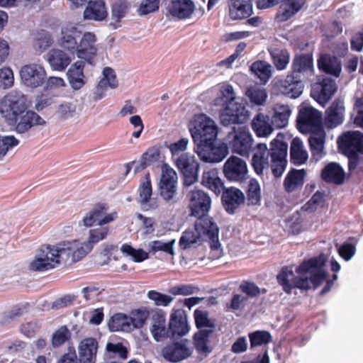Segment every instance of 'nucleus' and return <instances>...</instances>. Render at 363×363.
Listing matches in <instances>:
<instances>
[{
	"label": "nucleus",
	"mask_w": 363,
	"mask_h": 363,
	"mask_svg": "<svg viewBox=\"0 0 363 363\" xmlns=\"http://www.w3.org/2000/svg\"><path fill=\"white\" fill-rule=\"evenodd\" d=\"M150 330L154 340L157 342L164 341L170 337L169 328H166V318L160 311H152L149 315Z\"/></svg>",
	"instance_id": "23"
},
{
	"label": "nucleus",
	"mask_w": 363,
	"mask_h": 363,
	"mask_svg": "<svg viewBox=\"0 0 363 363\" xmlns=\"http://www.w3.org/2000/svg\"><path fill=\"white\" fill-rule=\"evenodd\" d=\"M19 141L13 135H0V160L2 159L10 149L18 145Z\"/></svg>",
	"instance_id": "56"
},
{
	"label": "nucleus",
	"mask_w": 363,
	"mask_h": 363,
	"mask_svg": "<svg viewBox=\"0 0 363 363\" xmlns=\"http://www.w3.org/2000/svg\"><path fill=\"white\" fill-rule=\"evenodd\" d=\"M327 258L320 255L303 261L296 269L298 276L295 277L291 267H283L277 278L284 291L289 294L294 288L308 289L316 288L326 278L328 273L323 269Z\"/></svg>",
	"instance_id": "1"
},
{
	"label": "nucleus",
	"mask_w": 363,
	"mask_h": 363,
	"mask_svg": "<svg viewBox=\"0 0 363 363\" xmlns=\"http://www.w3.org/2000/svg\"><path fill=\"white\" fill-rule=\"evenodd\" d=\"M251 348L266 345L271 341V335L266 331H257L249 335Z\"/></svg>",
	"instance_id": "57"
},
{
	"label": "nucleus",
	"mask_w": 363,
	"mask_h": 363,
	"mask_svg": "<svg viewBox=\"0 0 363 363\" xmlns=\"http://www.w3.org/2000/svg\"><path fill=\"white\" fill-rule=\"evenodd\" d=\"M197 218L194 225L196 230L201 235L203 241L208 240L212 249H218L220 243L218 240L219 228L217 224L207 216Z\"/></svg>",
	"instance_id": "16"
},
{
	"label": "nucleus",
	"mask_w": 363,
	"mask_h": 363,
	"mask_svg": "<svg viewBox=\"0 0 363 363\" xmlns=\"http://www.w3.org/2000/svg\"><path fill=\"white\" fill-rule=\"evenodd\" d=\"M251 127L257 136L260 138L269 136L274 128L269 116L262 113L255 115L252 121Z\"/></svg>",
	"instance_id": "31"
},
{
	"label": "nucleus",
	"mask_w": 363,
	"mask_h": 363,
	"mask_svg": "<svg viewBox=\"0 0 363 363\" xmlns=\"http://www.w3.org/2000/svg\"><path fill=\"white\" fill-rule=\"evenodd\" d=\"M245 95L251 104L257 106H263L268 96L266 89L257 84L248 87Z\"/></svg>",
	"instance_id": "47"
},
{
	"label": "nucleus",
	"mask_w": 363,
	"mask_h": 363,
	"mask_svg": "<svg viewBox=\"0 0 363 363\" xmlns=\"http://www.w3.org/2000/svg\"><path fill=\"white\" fill-rule=\"evenodd\" d=\"M225 141L233 152L248 156L252 146L253 138L246 127H233L228 133Z\"/></svg>",
	"instance_id": "10"
},
{
	"label": "nucleus",
	"mask_w": 363,
	"mask_h": 363,
	"mask_svg": "<svg viewBox=\"0 0 363 363\" xmlns=\"http://www.w3.org/2000/svg\"><path fill=\"white\" fill-rule=\"evenodd\" d=\"M175 242L176 241L174 239L168 241H164L162 240L150 241L147 244L148 252L142 249L136 250L128 244H123L121 247V250L123 255L131 257L134 262H141L148 259V253L155 255L157 252H162L174 256L175 254Z\"/></svg>",
	"instance_id": "7"
},
{
	"label": "nucleus",
	"mask_w": 363,
	"mask_h": 363,
	"mask_svg": "<svg viewBox=\"0 0 363 363\" xmlns=\"http://www.w3.org/2000/svg\"><path fill=\"white\" fill-rule=\"evenodd\" d=\"M128 9V4L125 0H117L112 6L111 16L116 22L123 18Z\"/></svg>",
	"instance_id": "60"
},
{
	"label": "nucleus",
	"mask_w": 363,
	"mask_h": 363,
	"mask_svg": "<svg viewBox=\"0 0 363 363\" xmlns=\"http://www.w3.org/2000/svg\"><path fill=\"white\" fill-rule=\"evenodd\" d=\"M203 240L201 235L196 230V227L192 230H187L182 233L179 239V245L183 250L191 247L194 244L201 243Z\"/></svg>",
	"instance_id": "52"
},
{
	"label": "nucleus",
	"mask_w": 363,
	"mask_h": 363,
	"mask_svg": "<svg viewBox=\"0 0 363 363\" xmlns=\"http://www.w3.org/2000/svg\"><path fill=\"white\" fill-rule=\"evenodd\" d=\"M325 142V133L323 129H319L311 133L308 138V143L312 155V159L318 162L325 155L324 145Z\"/></svg>",
	"instance_id": "30"
},
{
	"label": "nucleus",
	"mask_w": 363,
	"mask_h": 363,
	"mask_svg": "<svg viewBox=\"0 0 363 363\" xmlns=\"http://www.w3.org/2000/svg\"><path fill=\"white\" fill-rule=\"evenodd\" d=\"M18 117L16 124V131L23 133L35 125H45L46 121L33 111H26Z\"/></svg>",
	"instance_id": "39"
},
{
	"label": "nucleus",
	"mask_w": 363,
	"mask_h": 363,
	"mask_svg": "<svg viewBox=\"0 0 363 363\" xmlns=\"http://www.w3.org/2000/svg\"><path fill=\"white\" fill-rule=\"evenodd\" d=\"M170 337L186 335L190 330L187 315L182 310H177L172 315L169 323Z\"/></svg>",
	"instance_id": "24"
},
{
	"label": "nucleus",
	"mask_w": 363,
	"mask_h": 363,
	"mask_svg": "<svg viewBox=\"0 0 363 363\" xmlns=\"http://www.w3.org/2000/svg\"><path fill=\"white\" fill-rule=\"evenodd\" d=\"M147 297L154 301L157 306H167L173 301V297L161 294L155 291H150L147 293Z\"/></svg>",
	"instance_id": "63"
},
{
	"label": "nucleus",
	"mask_w": 363,
	"mask_h": 363,
	"mask_svg": "<svg viewBox=\"0 0 363 363\" xmlns=\"http://www.w3.org/2000/svg\"><path fill=\"white\" fill-rule=\"evenodd\" d=\"M306 0H284L279 8L277 18L286 21L295 15L305 5Z\"/></svg>",
	"instance_id": "38"
},
{
	"label": "nucleus",
	"mask_w": 363,
	"mask_h": 363,
	"mask_svg": "<svg viewBox=\"0 0 363 363\" xmlns=\"http://www.w3.org/2000/svg\"><path fill=\"white\" fill-rule=\"evenodd\" d=\"M46 60L51 68L56 71H63L69 65L72 60L64 51L52 49L46 55Z\"/></svg>",
	"instance_id": "36"
},
{
	"label": "nucleus",
	"mask_w": 363,
	"mask_h": 363,
	"mask_svg": "<svg viewBox=\"0 0 363 363\" xmlns=\"http://www.w3.org/2000/svg\"><path fill=\"white\" fill-rule=\"evenodd\" d=\"M273 115L271 121L275 128H285L289 121L291 110L289 105L283 104H277L273 108Z\"/></svg>",
	"instance_id": "40"
},
{
	"label": "nucleus",
	"mask_w": 363,
	"mask_h": 363,
	"mask_svg": "<svg viewBox=\"0 0 363 363\" xmlns=\"http://www.w3.org/2000/svg\"><path fill=\"white\" fill-rule=\"evenodd\" d=\"M73 258L68 241L61 242L55 246H42L30 262L29 269L34 272L47 271L62 262L68 264L77 262Z\"/></svg>",
	"instance_id": "3"
},
{
	"label": "nucleus",
	"mask_w": 363,
	"mask_h": 363,
	"mask_svg": "<svg viewBox=\"0 0 363 363\" xmlns=\"http://www.w3.org/2000/svg\"><path fill=\"white\" fill-rule=\"evenodd\" d=\"M288 145L279 138V135L270 143L268 150L264 143L256 145L255 152L252 158V165L257 174H262L269 168L276 177H280L286 166Z\"/></svg>",
	"instance_id": "2"
},
{
	"label": "nucleus",
	"mask_w": 363,
	"mask_h": 363,
	"mask_svg": "<svg viewBox=\"0 0 363 363\" xmlns=\"http://www.w3.org/2000/svg\"><path fill=\"white\" fill-rule=\"evenodd\" d=\"M14 76L12 69L9 67L0 68V88L7 89L13 85Z\"/></svg>",
	"instance_id": "61"
},
{
	"label": "nucleus",
	"mask_w": 363,
	"mask_h": 363,
	"mask_svg": "<svg viewBox=\"0 0 363 363\" xmlns=\"http://www.w3.org/2000/svg\"><path fill=\"white\" fill-rule=\"evenodd\" d=\"M106 350L108 353L112 354L114 357H118L122 359H125L128 357V350L122 343L108 342L106 346Z\"/></svg>",
	"instance_id": "64"
},
{
	"label": "nucleus",
	"mask_w": 363,
	"mask_h": 363,
	"mask_svg": "<svg viewBox=\"0 0 363 363\" xmlns=\"http://www.w3.org/2000/svg\"><path fill=\"white\" fill-rule=\"evenodd\" d=\"M339 147L349 157L363 153V134L357 130L347 131L337 139Z\"/></svg>",
	"instance_id": "15"
},
{
	"label": "nucleus",
	"mask_w": 363,
	"mask_h": 363,
	"mask_svg": "<svg viewBox=\"0 0 363 363\" xmlns=\"http://www.w3.org/2000/svg\"><path fill=\"white\" fill-rule=\"evenodd\" d=\"M52 43V40L49 34L45 32L39 33L34 41L33 47L40 53L44 52Z\"/></svg>",
	"instance_id": "59"
},
{
	"label": "nucleus",
	"mask_w": 363,
	"mask_h": 363,
	"mask_svg": "<svg viewBox=\"0 0 363 363\" xmlns=\"http://www.w3.org/2000/svg\"><path fill=\"white\" fill-rule=\"evenodd\" d=\"M195 6L191 0H172L168 6L169 13L179 19H184L191 16Z\"/></svg>",
	"instance_id": "32"
},
{
	"label": "nucleus",
	"mask_w": 363,
	"mask_h": 363,
	"mask_svg": "<svg viewBox=\"0 0 363 363\" xmlns=\"http://www.w3.org/2000/svg\"><path fill=\"white\" fill-rule=\"evenodd\" d=\"M222 199L226 211L233 213L235 208L244 201V195L240 189L231 187L223 191Z\"/></svg>",
	"instance_id": "42"
},
{
	"label": "nucleus",
	"mask_w": 363,
	"mask_h": 363,
	"mask_svg": "<svg viewBox=\"0 0 363 363\" xmlns=\"http://www.w3.org/2000/svg\"><path fill=\"white\" fill-rule=\"evenodd\" d=\"M189 131L195 143H214L218 128L213 120L204 114L196 115Z\"/></svg>",
	"instance_id": "8"
},
{
	"label": "nucleus",
	"mask_w": 363,
	"mask_h": 363,
	"mask_svg": "<svg viewBox=\"0 0 363 363\" xmlns=\"http://www.w3.org/2000/svg\"><path fill=\"white\" fill-rule=\"evenodd\" d=\"M186 197L191 216L201 218L208 216L212 201L207 192L200 189H194L188 191Z\"/></svg>",
	"instance_id": "11"
},
{
	"label": "nucleus",
	"mask_w": 363,
	"mask_h": 363,
	"mask_svg": "<svg viewBox=\"0 0 363 363\" xmlns=\"http://www.w3.org/2000/svg\"><path fill=\"white\" fill-rule=\"evenodd\" d=\"M306 172L304 169H292L284 179V186L285 190L290 193L301 188L304 183Z\"/></svg>",
	"instance_id": "44"
},
{
	"label": "nucleus",
	"mask_w": 363,
	"mask_h": 363,
	"mask_svg": "<svg viewBox=\"0 0 363 363\" xmlns=\"http://www.w3.org/2000/svg\"><path fill=\"white\" fill-rule=\"evenodd\" d=\"M318 69L335 77H338L342 71L340 61L335 57L328 54L321 55L318 60Z\"/></svg>",
	"instance_id": "34"
},
{
	"label": "nucleus",
	"mask_w": 363,
	"mask_h": 363,
	"mask_svg": "<svg viewBox=\"0 0 363 363\" xmlns=\"http://www.w3.org/2000/svg\"><path fill=\"white\" fill-rule=\"evenodd\" d=\"M96 40V35L91 32H86L82 36L81 35L80 42L75 52L77 57L84 60L91 65H94V59L98 51Z\"/></svg>",
	"instance_id": "18"
},
{
	"label": "nucleus",
	"mask_w": 363,
	"mask_h": 363,
	"mask_svg": "<svg viewBox=\"0 0 363 363\" xmlns=\"http://www.w3.org/2000/svg\"><path fill=\"white\" fill-rule=\"evenodd\" d=\"M212 333V330H200L194 334V346L199 354L206 355L211 352L208 339Z\"/></svg>",
	"instance_id": "46"
},
{
	"label": "nucleus",
	"mask_w": 363,
	"mask_h": 363,
	"mask_svg": "<svg viewBox=\"0 0 363 363\" xmlns=\"http://www.w3.org/2000/svg\"><path fill=\"white\" fill-rule=\"evenodd\" d=\"M247 201L252 205H257L261 201V188L258 181L251 179L249 181L247 191Z\"/></svg>",
	"instance_id": "54"
},
{
	"label": "nucleus",
	"mask_w": 363,
	"mask_h": 363,
	"mask_svg": "<svg viewBox=\"0 0 363 363\" xmlns=\"http://www.w3.org/2000/svg\"><path fill=\"white\" fill-rule=\"evenodd\" d=\"M27 108L26 96L20 91L13 90L0 99V113L10 124L16 123Z\"/></svg>",
	"instance_id": "6"
},
{
	"label": "nucleus",
	"mask_w": 363,
	"mask_h": 363,
	"mask_svg": "<svg viewBox=\"0 0 363 363\" xmlns=\"http://www.w3.org/2000/svg\"><path fill=\"white\" fill-rule=\"evenodd\" d=\"M223 172L228 180L241 182L247 178L248 169L245 160L231 156L224 164Z\"/></svg>",
	"instance_id": "20"
},
{
	"label": "nucleus",
	"mask_w": 363,
	"mask_h": 363,
	"mask_svg": "<svg viewBox=\"0 0 363 363\" xmlns=\"http://www.w3.org/2000/svg\"><path fill=\"white\" fill-rule=\"evenodd\" d=\"M71 337V333L65 325L60 327L56 330L51 337V344L55 348L64 345Z\"/></svg>",
	"instance_id": "55"
},
{
	"label": "nucleus",
	"mask_w": 363,
	"mask_h": 363,
	"mask_svg": "<svg viewBox=\"0 0 363 363\" xmlns=\"http://www.w3.org/2000/svg\"><path fill=\"white\" fill-rule=\"evenodd\" d=\"M201 184L216 194H220L224 190L223 182L218 176V172L216 169H205L201 177Z\"/></svg>",
	"instance_id": "35"
},
{
	"label": "nucleus",
	"mask_w": 363,
	"mask_h": 363,
	"mask_svg": "<svg viewBox=\"0 0 363 363\" xmlns=\"http://www.w3.org/2000/svg\"><path fill=\"white\" fill-rule=\"evenodd\" d=\"M82 32L75 26H67L62 29L59 45L71 53H75L78 47V40Z\"/></svg>",
	"instance_id": "26"
},
{
	"label": "nucleus",
	"mask_w": 363,
	"mask_h": 363,
	"mask_svg": "<svg viewBox=\"0 0 363 363\" xmlns=\"http://www.w3.org/2000/svg\"><path fill=\"white\" fill-rule=\"evenodd\" d=\"M117 86L118 81L115 72L110 67H105L103 70V77L97 84L93 93L94 99L100 100L105 96L108 87L115 89Z\"/></svg>",
	"instance_id": "27"
},
{
	"label": "nucleus",
	"mask_w": 363,
	"mask_h": 363,
	"mask_svg": "<svg viewBox=\"0 0 363 363\" xmlns=\"http://www.w3.org/2000/svg\"><path fill=\"white\" fill-rule=\"evenodd\" d=\"M138 191L139 203L143 209L148 211L158 207L157 199L152 198V185L148 174H146L145 181L140 185Z\"/></svg>",
	"instance_id": "28"
},
{
	"label": "nucleus",
	"mask_w": 363,
	"mask_h": 363,
	"mask_svg": "<svg viewBox=\"0 0 363 363\" xmlns=\"http://www.w3.org/2000/svg\"><path fill=\"white\" fill-rule=\"evenodd\" d=\"M272 60L278 70L285 69L289 62L290 55L285 49L272 48L269 50Z\"/></svg>",
	"instance_id": "48"
},
{
	"label": "nucleus",
	"mask_w": 363,
	"mask_h": 363,
	"mask_svg": "<svg viewBox=\"0 0 363 363\" xmlns=\"http://www.w3.org/2000/svg\"><path fill=\"white\" fill-rule=\"evenodd\" d=\"M321 178L327 183L340 184L345 179L342 167L336 162H330L321 171Z\"/></svg>",
	"instance_id": "37"
},
{
	"label": "nucleus",
	"mask_w": 363,
	"mask_h": 363,
	"mask_svg": "<svg viewBox=\"0 0 363 363\" xmlns=\"http://www.w3.org/2000/svg\"><path fill=\"white\" fill-rule=\"evenodd\" d=\"M216 105L222 104L224 108L220 114V122L223 125L245 123L249 117V111L236 97L231 85H223L220 89V96L215 100Z\"/></svg>",
	"instance_id": "5"
},
{
	"label": "nucleus",
	"mask_w": 363,
	"mask_h": 363,
	"mask_svg": "<svg viewBox=\"0 0 363 363\" xmlns=\"http://www.w3.org/2000/svg\"><path fill=\"white\" fill-rule=\"evenodd\" d=\"M107 16V11L103 1H89L84 11L85 19L101 21Z\"/></svg>",
	"instance_id": "45"
},
{
	"label": "nucleus",
	"mask_w": 363,
	"mask_h": 363,
	"mask_svg": "<svg viewBox=\"0 0 363 363\" xmlns=\"http://www.w3.org/2000/svg\"><path fill=\"white\" fill-rule=\"evenodd\" d=\"M107 211L108 207L106 205H98L84 216L81 223L84 226L89 228L94 225H106L116 220L118 218L116 211L111 213Z\"/></svg>",
	"instance_id": "13"
},
{
	"label": "nucleus",
	"mask_w": 363,
	"mask_h": 363,
	"mask_svg": "<svg viewBox=\"0 0 363 363\" xmlns=\"http://www.w3.org/2000/svg\"><path fill=\"white\" fill-rule=\"evenodd\" d=\"M108 232V227L102 225L97 228L91 229L87 240L84 242L75 240L68 241L72 250L73 259H76L77 262L82 259L92 250L95 244L106 238Z\"/></svg>",
	"instance_id": "9"
},
{
	"label": "nucleus",
	"mask_w": 363,
	"mask_h": 363,
	"mask_svg": "<svg viewBox=\"0 0 363 363\" xmlns=\"http://www.w3.org/2000/svg\"><path fill=\"white\" fill-rule=\"evenodd\" d=\"M229 15L233 20L247 18L252 12L250 0H229Z\"/></svg>",
	"instance_id": "33"
},
{
	"label": "nucleus",
	"mask_w": 363,
	"mask_h": 363,
	"mask_svg": "<svg viewBox=\"0 0 363 363\" xmlns=\"http://www.w3.org/2000/svg\"><path fill=\"white\" fill-rule=\"evenodd\" d=\"M194 348L189 340H182L179 342L167 345L162 350V357L171 362H178L189 357Z\"/></svg>",
	"instance_id": "17"
},
{
	"label": "nucleus",
	"mask_w": 363,
	"mask_h": 363,
	"mask_svg": "<svg viewBox=\"0 0 363 363\" xmlns=\"http://www.w3.org/2000/svg\"><path fill=\"white\" fill-rule=\"evenodd\" d=\"M176 164L181 172H190L199 169V165L194 155L184 153L176 159Z\"/></svg>",
	"instance_id": "51"
},
{
	"label": "nucleus",
	"mask_w": 363,
	"mask_h": 363,
	"mask_svg": "<svg viewBox=\"0 0 363 363\" xmlns=\"http://www.w3.org/2000/svg\"><path fill=\"white\" fill-rule=\"evenodd\" d=\"M335 81L325 77L314 84L311 89V96L319 104L325 105L337 91Z\"/></svg>",
	"instance_id": "22"
},
{
	"label": "nucleus",
	"mask_w": 363,
	"mask_h": 363,
	"mask_svg": "<svg viewBox=\"0 0 363 363\" xmlns=\"http://www.w3.org/2000/svg\"><path fill=\"white\" fill-rule=\"evenodd\" d=\"M196 153L201 160L213 163L222 161L228 150L224 146H215L213 143H198Z\"/></svg>",
	"instance_id": "21"
},
{
	"label": "nucleus",
	"mask_w": 363,
	"mask_h": 363,
	"mask_svg": "<svg viewBox=\"0 0 363 363\" xmlns=\"http://www.w3.org/2000/svg\"><path fill=\"white\" fill-rule=\"evenodd\" d=\"M194 318L198 328H200V330H212V333H213L216 323L213 319L209 318L208 313L206 311L196 310Z\"/></svg>",
	"instance_id": "53"
},
{
	"label": "nucleus",
	"mask_w": 363,
	"mask_h": 363,
	"mask_svg": "<svg viewBox=\"0 0 363 363\" xmlns=\"http://www.w3.org/2000/svg\"><path fill=\"white\" fill-rule=\"evenodd\" d=\"M290 155L291 162L296 165L304 164L308 158V153L305 149L303 141L298 138H295L291 143Z\"/></svg>",
	"instance_id": "43"
},
{
	"label": "nucleus",
	"mask_w": 363,
	"mask_h": 363,
	"mask_svg": "<svg viewBox=\"0 0 363 363\" xmlns=\"http://www.w3.org/2000/svg\"><path fill=\"white\" fill-rule=\"evenodd\" d=\"M297 127L301 133L311 134L323 129L321 113L311 106L301 107L297 116Z\"/></svg>",
	"instance_id": "12"
},
{
	"label": "nucleus",
	"mask_w": 363,
	"mask_h": 363,
	"mask_svg": "<svg viewBox=\"0 0 363 363\" xmlns=\"http://www.w3.org/2000/svg\"><path fill=\"white\" fill-rule=\"evenodd\" d=\"M313 59L309 55H296L293 60L291 72L285 79L280 81L279 86L282 94L292 99L298 97L303 92L302 77L313 74Z\"/></svg>",
	"instance_id": "4"
},
{
	"label": "nucleus",
	"mask_w": 363,
	"mask_h": 363,
	"mask_svg": "<svg viewBox=\"0 0 363 363\" xmlns=\"http://www.w3.org/2000/svg\"><path fill=\"white\" fill-rule=\"evenodd\" d=\"M150 312L138 310L133 313L130 318V325L131 326V330L134 328H140L143 326L146 320L149 318Z\"/></svg>",
	"instance_id": "62"
},
{
	"label": "nucleus",
	"mask_w": 363,
	"mask_h": 363,
	"mask_svg": "<svg viewBox=\"0 0 363 363\" xmlns=\"http://www.w3.org/2000/svg\"><path fill=\"white\" fill-rule=\"evenodd\" d=\"M177 174L176 172L167 164L162 167V175L160 182V194L166 201H172L177 191Z\"/></svg>",
	"instance_id": "14"
},
{
	"label": "nucleus",
	"mask_w": 363,
	"mask_h": 363,
	"mask_svg": "<svg viewBox=\"0 0 363 363\" xmlns=\"http://www.w3.org/2000/svg\"><path fill=\"white\" fill-rule=\"evenodd\" d=\"M22 82L28 87L41 86L46 77V71L43 65L32 63L23 66L20 70Z\"/></svg>",
	"instance_id": "19"
},
{
	"label": "nucleus",
	"mask_w": 363,
	"mask_h": 363,
	"mask_svg": "<svg viewBox=\"0 0 363 363\" xmlns=\"http://www.w3.org/2000/svg\"><path fill=\"white\" fill-rule=\"evenodd\" d=\"M84 67L83 61H77L70 66L67 72L69 84L74 90H79L86 83Z\"/></svg>",
	"instance_id": "29"
},
{
	"label": "nucleus",
	"mask_w": 363,
	"mask_h": 363,
	"mask_svg": "<svg viewBox=\"0 0 363 363\" xmlns=\"http://www.w3.org/2000/svg\"><path fill=\"white\" fill-rule=\"evenodd\" d=\"M77 105L71 101H65L60 104L57 109V116L63 119L73 117L76 113Z\"/></svg>",
	"instance_id": "58"
},
{
	"label": "nucleus",
	"mask_w": 363,
	"mask_h": 363,
	"mask_svg": "<svg viewBox=\"0 0 363 363\" xmlns=\"http://www.w3.org/2000/svg\"><path fill=\"white\" fill-rule=\"evenodd\" d=\"M345 106L340 99H336L327 111L326 123L330 128L341 124L344 119Z\"/></svg>",
	"instance_id": "41"
},
{
	"label": "nucleus",
	"mask_w": 363,
	"mask_h": 363,
	"mask_svg": "<svg viewBox=\"0 0 363 363\" xmlns=\"http://www.w3.org/2000/svg\"><path fill=\"white\" fill-rule=\"evenodd\" d=\"M130 318L123 313H117L111 317L108 322V328L111 331L130 332Z\"/></svg>",
	"instance_id": "49"
},
{
	"label": "nucleus",
	"mask_w": 363,
	"mask_h": 363,
	"mask_svg": "<svg viewBox=\"0 0 363 363\" xmlns=\"http://www.w3.org/2000/svg\"><path fill=\"white\" fill-rule=\"evenodd\" d=\"M250 69L263 83L267 82L272 76V67L265 61L253 62Z\"/></svg>",
	"instance_id": "50"
},
{
	"label": "nucleus",
	"mask_w": 363,
	"mask_h": 363,
	"mask_svg": "<svg viewBox=\"0 0 363 363\" xmlns=\"http://www.w3.org/2000/svg\"><path fill=\"white\" fill-rule=\"evenodd\" d=\"M98 342L93 337H85L78 346L79 361L80 363H95L98 351Z\"/></svg>",
	"instance_id": "25"
}]
</instances>
